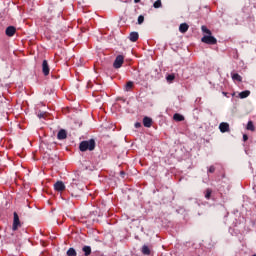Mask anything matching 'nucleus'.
<instances>
[{"mask_svg": "<svg viewBox=\"0 0 256 256\" xmlns=\"http://www.w3.org/2000/svg\"><path fill=\"white\" fill-rule=\"evenodd\" d=\"M173 119H174V121H185V116L181 115L179 113H175L173 115Z\"/></svg>", "mask_w": 256, "mask_h": 256, "instance_id": "nucleus-14", "label": "nucleus"}, {"mask_svg": "<svg viewBox=\"0 0 256 256\" xmlns=\"http://www.w3.org/2000/svg\"><path fill=\"white\" fill-rule=\"evenodd\" d=\"M124 61H125V57L123 55H118L113 63L114 69H121Z\"/></svg>", "mask_w": 256, "mask_h": 256, "instance_id": "nucleus-3", "label": "nucleus"}, {"mask_svg": "<svg viewBox=\"0 0 256 256\" xmlns=\"http://www.w3.org/2000/svg\"><path fill=\"white\" fill-rule=\"evenodd\" d=\"M213 193V190L210 188H207L205 191V199H211V194Z\"/></svg>", "mask_w": 256, "mask_h": 256, "instance_id": "nucleus-22", "label": "nucleus"}, {"mask_svg": "<svg viewBox=\"0 0 256 256\" xmlns=\"http://www.w3.org/2000/svg\"><path fill=\"white\" fill-rule=\"evenodd\" d=\"M201 41L202 43H206V45H217V38L211 35L203 36Z\"/></svg>", "mask_w": 256, "mask_h": 256, "instance_id": "nucleus-2", "label": "nucleus"}, {"mask_svg": "<svg viewBox=\"0 0 256 256\" xmlns=\"http://www.w3.org/2000/svg\"><path fill=\"white\" fill-rule=\"evenodd\" d=\"M67 137V131L65 129H61L57 134V139L59 141H63Z\"/></svg>", "mask_w": 256, "mask_h": 256, "instance_id": "nucleus-9", "label": "nucleus"}, {"mask_svg": "<svg viewBox=\"0 0 256 256\" xmlns=\"http://www.w3.org/2000/svg\"><path fill=\"white\" fill-rule=\"evenodd\" d=\"M95 147V139L84 140L79 145V149L82 153H85V151H95Z\"/></svg>", "mask_w": 256, "mask_h": 256, "instance_id": "nucleus-1", "label": "nucleus"}, {"mask_svg": "<svg viewBox=\"0 0 256 256\" xmlns=\"http://www.w3.org/2000/svg\"><path fill=\"white\" fill-rule=\"evenodd\" d=\"M223 95L227 96V92H223Z\"/></svg>", "mask_w": 256, "mask_h": 256, "instance_id": "nucleus-32", "label": "nucleus"}, {"mask_svg": "<svg viewBox=\"0 0 256 256\" xmlns=\"http://www.w3.org/2000/svg\"><path fill=\"white\" fill-rule=\"evenodd\" d=\"M145 21V16H143V15H140L139 17H138V25H142V23Z\"/></svg>", "mask_w": 256, "mask_h": 256, "instance_id": "nucleus-25", "label": "nucleus"}, {"mask_svg": "<svg viewBox=\"0 0 256 256\" xmlns=\"http://www.w3.org/2000/svg\"><path fill=\"white\" fill-rule=\"evenodd\" d=\"M219 129H220L221 133H229V131H230L229 123H227V122L220 123Z\"/></svg>", "mask_w": 256, "mask_h": 256, "instance_id": "nucleus-8", "label": "nucleus"}, {"mask_svg": "<svg viewBox=\"0 0 256 256\" xmlns=\"http://www.w3.org/2000/svg\"><path fill=\"white\" fill-rule=\"evenodd\" d=\"M129 39H130V41H132V43H136V41L139 40V33L131 32L129 35Z\"/></svg>", "mask_w": 256, "mask_h": 256, "instance_id": "nucleus-11", "label": "nucleus"}, {"mask_svg": "<svg viewBox=\"0 0 256 256\" xmlns=\"http://www.w3.org/2000/svg\"><path fill=\"white\" fill-rule=\"evenodd\" d=\"M252 256H256V254H253Z\"/></svg>", "mask_w": 256, "mask_h": 256, "instance_id": "nucleus-34", "label": "nucleus"}, {"mask_svg": "<svg viewBox=\"0 0 256 256\" xmlns=\"http://www.w3.org/2000/svg\"><path fill=\"white\" fill-rule=\"evenodd\" d=\"M143 125H144V127H147V128L151 127V125H153V119L145 116L143 118Z\"/></svg>", "mask_w": 256, "mask_h": 256, "instance_id": "nucleus-10", "label": "nucleus"}, {"mask_svg": "<svg viewBox=\"0 0 256 256\" xmlns=\"http://www.w3.org/2000/svg\"><path fill=\"white\" fill-rule=\"evenodd\" d=\"M251 95V91L245 90L239 93L240 99H247Z\"/></svg>", "mask_w": 256, "mask_h": 256, "instance_id": "nucleus-13", "label": "nucleus"}, {"mask_svg": "<svg viewBox=\"0 0 256 256\" xmlns=\"http://www.w3.org/2000/svg\"><path fill=\"white\" fill-rule=\"evenodd\" d=\"M82 251L84 253L85 256H89L91 255V246H84L82 248Z\"/></svg>", "mask_w": 256, "mask_h": 256, "instance_id": "nucleus-17", "label": "nucleus"}, {"mask_svg": "<svg viewBox=\"0 0 256 256\" xmlns=\"http://www.w3.org/2000/svg\"><path fill=\"white\" fill-rule=\"evenodd\" d=\"M68 256H77V251L74 248H69L67 251Z\"/></svg>", "mask_w": 256, "mask_h": 256, "instance_id": "nucleus-23", "label": "nucleus"}, {"mask_svg": "<svg viewBox=\"0 0 256 256\" xmlns=\"http://www.w3.org/2000/svg\"><path fill=\"white\" fill-rule=\"evenodd\" d=\"M249 140V136H247V134L243 135V141H248Z\"/></svg>", "mask_w": 256, "mask_h": 256, "instance_id": "nucleus-29", "label": "nucleus"}, {"mask_svg": "<svg viewBox=\"0 0 256 256\" xmlns=\"http://www.w3.org/2000/svg\"><path fill=\"white\" fill-rule=\"evenodd\" d=\"M46 115H47V114H46L45 112H40V113H38L37 117H38L39 119H45Z\"/></svg>", "mask_w": 256, "mask_h": 256, "instance_id": "nucleus-26", "label": "nucleus"}, {"mask_svg": "<svg viewBox=\"0 0 256 256\" xmlns=\"http://www.w3.org/2000/svg\"><path fill=\"white\" fill-rule=\"evenodd\" d=\"M246 129L248 131H255V125H253V121L248 122Z\"/></svg>", "mask_w": 256, "mask_h": 256, "instance_id": "nucleus-21", "label": "nucleus"}, {"mask_svg": "<svg viewBox=\"0 0 256 256\" xmlns=\"http://www.w3.org/2000/svg\"><path fill=\"white\" fill-rule=\"evenodd\" d=\"M49 63L47 62V60H43L42 62V73L43 75H45V77H47V75H49Z\"/></svg>", "mask_w": 256, "mask_h": 256, "instance_id": "nucleus-6", "label": "nucleus"}, {"mask_svg": "<svg viewBox=\"0 0 256 256\" xmlns=\"http://www.w3.org/2000/svg\"><path fill=\"white\" fill-rule=\"evenodd\" d=\"M179 31L180 33H187V31H189V24L187 23L180 24Z\"/></svg>", "mask_w": 256, "mask_h": 256, "instance_id": "nucleus-12", "label": "nucleus"}, {"mask_svg": "<svg viewBox=\"0 0 256 256\" xmlns=\"http://www.w3.org/2000/svg\"><path fill=\"white\" fill-rule=\"evenodd\" d=\"M135 127H136V129H139V127H141V123L136 122V123H135Z\"/></svg>", "mask_w": 256, "mask_h": 256, "instance_id": "nucleus-30", "label": "nucleus"}, {"mask_svg": "<svg viewBox=\"0 0 256 256\" xmlns=\"http://www.w3.org/2000/svg\"><path fill=\"white\" fill-rule=\"evenodd\" d=\"M175 79V75H168L167 81H173Z\"/></svg>", "mask_w": 256, "mask_h": 256, "instance_id": "nucleus-28", "label": "nucleus"}, {"mask_svg": "<svg viewBox=\"0 0 256 256\" xmlns=\"http://www.w3.org/2000/svg\"><path fill=\"white\" fill-rule=\"evenodd\" d=\"M124 89L125 91H131V89H133V81H128Z\"/></svg>", "mask_w": 256, "mask_h": 256, "instance_id": "nucleus-20", "label": "nucleus"}, {"mask_svg": "<svg viewBox=\"0 0 256 256\" xmlns=\"http://www.w3.org/2000/svg\"><path fill=\"white\" fill-rule=\"evenodd\" d=\"M54 189H55V191H58L59 193H61L62 191H65V183H63V181H57L54 184Z\"/></svg>", "mask_w": 256, "mask_h": 256, "instance_id": "nucleus-5", "label": "nucleus"}, {"mask_svg": "<svg viewBox=\"0 0 256 256\" xmlns=\"http://www.w3.org/2000/svg\"><path fill=\"white\" fill-rule=\"evenodd\" d=\"M141 0H134V3H140Z\"/></svg>", "mask_w": 256, "mask_h": 256, "instance_id": "nucleus-31", "label": "nucleus"}, {"mask_svg": "<svg viewBox=\"0 0 256 256\" xmlns=\"http://www.w3.org/2000/svg\"><path fill=\"white\" fill-rule=\"evenodd\" d=\"M162 6L161 0H156L153 4L155 9H159Z\"/></svg>", "mask_w": 256, "mask_h": 256, "instance_id": "nucleus-24", "label": "nucleus"}, {"mask_svg": "<svg viewBox=\"0 0 256 256\" xmlns=\"http://www.w3.org/2000/svg\"><path fill=\"white\" fill-rule=\"evenodd\" d=\"M68 191L71 193L72 197H79V191H74L73 185L68 186Z\"/></svg>", "mask_w": 256, "mask_h": 256, "instance_id": "nucleus-15", "label": "nucleus"}, {"mask_svg": "<svg viewBox=\"0 0 256 256\" xmlns=\"http://www.w3.org/2000/svg\"><path fill=\"white\" fill-rule=\"evenodd\" d=\"M13 215H14V218H13L12 230L17 231V229L21 227V220H19V214H17V212H14Z\"/></svg>", "mask_w": 256, "mask_h": 256, "instance_id": "nucleus-4", "label": "nucleus"}, {"mask_svg": "<svg viewBox=\"0 0 256 256\" xmlns=\"http://www.w3.org/2000/svg\"><path fill=\"white\" fill-rule=\"evenodd\" d=\"M232 79L233 81H239V82L243 81V78L241 77V75L237 73L232 74Z\"/></svg>", "mask_w": 256, "mask_h": 256, "instance_id": "nucleus-19", "label": "nucleus"}, {"mask_svg": "<svg viewBox=\"0 0 256 256\" xmlns=\"http://www.w3.org/2000/svg\"><path fill=\"white\" fill-rule=\"evenodd\" d=\"M142 253H143V255H151V249H149V246L143 245L142 246Z\"/></svg>", "mask_w": 256, "mask_h": 256, "instance_id": "nucleus-16", "label": "nucleus"}, {"mask_svg": "<svg viewBox=\"0 0 256 256\" xmlns=\"http://www.w3.org/2000/svg\"><path fill=\"white\" fill-rule=\"evenodd\" d=\"M120 173H121V175H125V172H123V171H122V172H120Z\"/></svg>", "mask_w": 256, "mask_h": 256, "instance_id": "nucleus-33", "label": "nucleus"}, {"mask_svg": "<svg viewBox=\"0 0 256 256\" xmlns=\"http://www.w3.org/2000/svg\"><path fill=\"white\" fill-rule=\"evenodd\" d=\"M7 37H13V35H15V33H17V28H15L14 26H8L6 28L5 31Z\"/></svg>", "mask_w": 256, "mask_h": 256, "instance_id": "nucleus-7", "label": "nucleus"}, {"mask_svg": "<svg viewBox=\"0 0 256 256\" xmlns=\"http://www.w3.org/2000/svg\"><path fill=\"white\" fill-rule=\"evenodd\" d=\"M208 173H215V166H210L208 169Z\"/></svg>", "mask_w": 256, "mask_h": 256, "instance_id": "nucleus-27", "label": "nucleus"}, {"mask_svg": "<svg viewBox=\"0 0 256 256\" xmlns=\"http://www.w3.org/2000/svg\"><path fill=\"white\" fill-rule=\"evenodd\" d=\"M201 31L202 33H206V36L212 35L211 30H209L205 25L201 26Z\"/></svg>", "mask_w": 256, "mask_h": 256, "instance_id": "nucleus-18", "label": "nucleus"}]
</instances>
